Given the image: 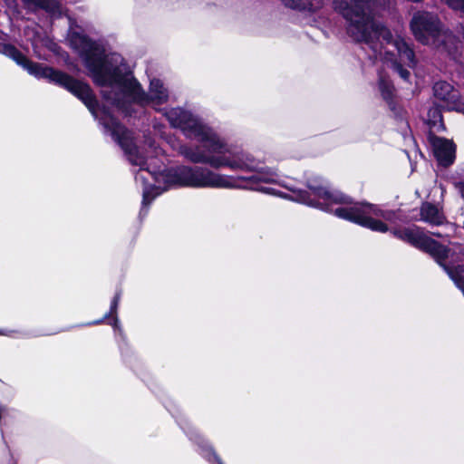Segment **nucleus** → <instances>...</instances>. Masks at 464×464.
I'll return each mask as SVG.
<instances>
[{
    "label": "nucleus",
    "mask_w": 464,
    "mask_h": 464,
    "mask_svg": "<svg viewBox=\"0 0 464 464\" xmlns=\"http://www.w3.org/2000/svg\"><path fill=\"white\" fill-rule=\"evenodd\" d=\"M25 71L35 78L46 79L61 86L77 97L99 120L105 132L121 146L130 164L140 167L135 176L137 183L143 188L142 208L148 206L157 196L172 187L192 188L249 189L275 195L289 200L303 203L324 211L334 212L338 218L354 222L376 232H387L389 210L366 204L349 205V198L332 189L320 177L307 180L309 191L298 188L297 182L281 176L277 169L260 167V160L250 152L230 145L215 130L204 123L198 117L181 108H171L164 115L174 128L199 144L195 146L179 144L170 138L168 142L181 156L192 163H201L212 169H228L235 171H251L245 176L222 174L205 166L180 165L160 170L156 159L163 150L155 146L151 139L145 140L147 156L133 142L132 134L111 116L103 105L97 106L96 99L88 84L51 67L33 63L25 57Z\"/></svg>",
    "instance_id": "nucleus-1"
},
{
    "label": "nucleus",
    "mask_w": 464,
    "mask_h": 464,
    "mask_svg": "<svg viewBox=\"0 0 464 464\" xmlns=\"http://www.w3.org/2000/svg\"><path fill=\"white\" fill-rule=\"evenodd\" d=\"M67 41L81 56L89 75L102 87V95L116 110L131 115L136 107L150 106L160 111L169 100V89L160 79H152L145 92L119 53L106 54L103 46L87 38L82 29L70 24Z\"/></svg>",
    "instance_id": "nucleus-2"
},
{
    "label": "nucleus",
    "mask_w": 464,
    "mask_h": 464,
    "mask_svg": "<svg viewBox=\"0 0 464 464\" xmlns=\"http://www.w3.org/2000/svg\"><path fill=\"white\" fill-rule=\"evenodd\" d=\"M372 0H334V7L345 19L347 34L355 42L366 44L375 59L390 64L405 81L410 72L403 65L413 67L415 56L412 49L400 38L374 20Z\"/></svg>",
    "instance_id": "nucleus-3"
},
{
    "label": "nucleus",
    "mask_w": 464,
    "mask_h": 464,
    "mask_svg": "<svg viewBox=\"0 0 464 464\" xmlns=\"http://www.w3.org/2000/svg\"><path fill=\"white\" fill-rule=\"evenodd\" d=\"M411 29L415 38L423 44H430L435 47L444 46L449 53L452 52L451 44L455 38L451 33L443 30L438 17L425 11L414 14Z\"/></svg>",
    "instance_id": "nucleus-4"
},
{
    "label": "nucleus",
    "mask_w": 464,
    "mask_h": 464,
    "mask_svg": "<svg viewBox=\"0 0 464 464\" xmlns=\"http://www.w3.org/2000/svg\"><path fill=\"white\" fill-rule=\"evenodd\" d=\"M434 96L444 103L448 110L464 113V98H459V92L446 82H438L433 86Z\"/></svg>",
    "instance_id": "nucleus-5"
},
{
    "label": "nucleus",
    "mask_w": 464,
    "mask_h": 464,
    "mask_svg": "<svg viewBox=\"0 0 464 464\" xmlns=\"http://www.w3.org/2000/svg\"><path fill=\"white\" fill-rule=\"evenodd\" d=\"M430 144L434 155L440 165L449 166L455 159V146L452 141L436 136H430Z\"/></svg>",
    "instance_id": "nucleus-6"
},
{
    "label": "nucleus",
    "mask_w": 464,
    "mask_h": 464,
    "mask_svg": "<svg viewBox=\"0 0 464 464\" xmlns=\"http://www.w3.org/2000/svg\"><path fill=\"white\" fill-rule=\"evenodd\" d=\"M189 439L198 447L199 454L211 464H224L208 441L199 433L193 431Z\"/></svg>",
    "instance_id": "nucleus-7"
},
{
    "label": "nucleus",
    "mask_w": 464,
    "mask_h": 464,
    "mask_svg": "<svg viewBox=\"0 0 464 464\" xmlns=\"http://www.w3.org/2000/svg\"><path fill=\"white\" fill-rule=\"evenodd\" d=\"M189 439L198 447L199 454L211 464H224L208 441L199 433L193 431Z\"/></svg>",
    "instance_id": "nucleus-8"
},
{
    "label": "nucleus",
    "mask_w": 464,
    "mask_h": 464,
    "mask_svg": "<svg viewBox=\"0 0 464 464\" xmlns=\"http://www.w3.org/2000/svg\"><path fill=\"white\" fill-rule=\"evenodd\" d=\"M420 214V219L431 226L443 225L445 222L442 211L430 203H423Z\"/></svg>",
    "instance_id": "nucleus-9"
},
{
    "label": "nucleus",
    "mask_w": 464,
    "mask_h": 464,
    "mask_svg": "<svg viewBox=\"0 0 464 464\" xmlns=\"http://www.w3.org/2000/svg\"><path fill=\"white\" fill-rule=\"evenodd\" d=\"M285 6L314 12L324 5V0H280Z\"/></svg>",
    "instance_id": "nucleus-10"
},
{
    "label": "nucleus",
    "mask_w": 464,
    "mask_h": 464,
    "mask_svg": "<svg viewBox=\"0 0 464 464\" xmlns=\"http://www.w3.org/2000/svg\"><path fill=\"white\" fill-rule=\"evenodd\" d=\"M29 6L41 7L53 15H60L62 8L56 0H23Z\"/></svg>",
    "instance_id": "nucleus-11"
},
{
    "label": "nucleus",
    "mask_w": 464,
    "mask_h": 464,
    "mask_svg": "<svg viewBox=\"0 0 464 464\" xmlns=\"http://www.w3.org/2000/svg\"><path fill=\"white\" fill-rule=\"evenodd\" d=\"M379 90L384 101L391 106L392 102V97L394 92V88L390 80H388L385 76L380 74L379 79Z\"/></svg>",
    "instance_id": "nucleus-12"
},
{
    "label": "nucleus",
    "mask_w": 464,
    "mask_h": 464,
    "mask_svg": "<svg viewBox=\"0 0 464 464\" xmlns=\"http://www.w3.org/2000/svg\"><path fill=\"white\" fill-rule=\"evenodd\" d=\"M449 6L464 14V0H443Z\"/></svg>",
    "instance_id": "nucleus-13"
},
{
    "label": "nucleus",
    "mask_w": 464,
    "mask_h": 464,
    "mask_svg": "<svg viewBox=\"0 0 464 464\" xmlns=\"http://www.w3.org/2000/svg\"><path fill=\"white\" fill-rule=\"evenodd\" d=\"M120 298H121V295L119 293H117L115 295V296L113 297V299L111 301V314L116 313L117 308H118V304H119V302H120Z\"/></svg>",
    "instance_id": "nucleus-14"
},
{
    "label": "nucleus",
    "mask_w": 464,
    "mask_h": 464,
    "mask_svg": "<svg viewBox=\"0 0 464 464\" xmlns=\"http://www.w3.org/2000/svg\"><path fill=\"white\" fill-rule=\"evenodd\" d=\"M456 190L460 194V196L464 198V180L455 181L453 183Z\"/></svg>",
    "instance_id": "nucleus-15"
},
{
    "label": "nucleus",
    "mask_w": 464,
    "mask_h": 464,
    "mask_svg": "<svg viewBox=\"0 0 464 464\" xmlns=\"http://www.w3.org/2000/svg\"><path fill=\"white\" fill-rule=\"evenodd\" d=\"M39 38L38 37H35L34 39L32 40V44L34 46V53L35 54L39 57V58H42V55L38 53L37 51V48H38V45H39Z\"/></svg>",
    "instance_id": "nucleus-16"
},
{
    "label": "nucleus",
    "mask_w": 464,
    "mask_h": 464,
    "mask_svg": "<svg viewBox=\"0 0 464 464\" xmlns=\"http://www.w3.org/2000/svg\"><path fill=\"white\" fill-rule=\"evenodd\" d=\"M43 42H44V44L48 49H50V50H51V51H53V52H55V51H56V46H55V44H54L53 43H52V42H51V41H49V40H45V41H44V40H43Z\"/></svg>",
    "instance_id": "nucleus-17"
},
{
    "label": "nucleus",
    "mask_w": 464,
    "mask_h": 464,
    "mask_svg": "<svg viewBox=\"0 0 464 464\" xmlns=\"http://www.w3.org/2000/svg\"><path fill=\"white\" fill-rule=\"evenodd\" d=\"M430 113L433 114L434 122L437 121H440L441 120V115H440V111L437 109L431 110L430 111Z\"/></svg>",
    "instance_id": "nucleus-18"
},
{
    "label": "nucleus",
    "mask_w": 464,
    "mask_h": 464,
    "mask_svg": "<svg viewBox=\"0 0 464 464\" xmlns=\"http://www.w3.org/2000/svg\"><path fill=\"white\" fill-rule=\"evenodd\" d=\"M433 236H436V237H441V235L440 233H432Z\"/></svg>",
    "instance_id": "nucleus-19"
},
{
    "label": "nucleus",
    "mask_w": 464,
    "mask_h": 464,
    "mask_svg": "<svg viewBox=\"0 0 464 464\" xmlns=\"http://www.w3.org/2000/svg\"><path fill=\"white\" fill-rule=\"evenodd\" d=\"M113 321H114V325L116 326V325H117V324H118V319H117V318H114V320H113Z\"/></svg>",
    "instance_id": "nucleus-20"
},
{
    "label": "nucleus",
    "mask_w": 464,
    "mask_h": 464,
    "mask_svg": "<svg viewBox=\"0 0 464 464\" xmlns=\"http://www.w3.org/2000/svg\"><path fill=\"white\" fill-rule=\"evenodd\" d=\"M1 334H4L2 331H0V335H1Z\"/></svg>",
    "instance_id": "nucleus-21"
},
{
    "label": "nucleus",
    "mask_w": 464,
    "mask_h": 464,
    "mask_svg": "<svg viewBox=\"0 0 464 464\" xmlns=\"http://www.w3.org/2000/svg\"><path fill=\"white\" fill-rule=\"evenodd\" d=\"M463 36H464V26H463Z\"/></svg>",
    "instance_id": "nucleus-22"
}]
</instances>
